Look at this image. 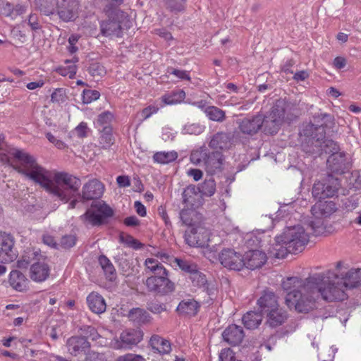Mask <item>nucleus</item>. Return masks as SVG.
<instances>
[{
  "mask_svg": "<svg viewBox=\"0 0 361 361\" xmlns=\"http://www.w3.org/2000/svg\"><path fill=\"white\" fill-rule=\"evenodd\" d=\"M7 153L6 159L9 165L61 201L68 202L78 193L81 182L77 177L45 169L24 150L10 148Z\"/></svg>",
  "mask_w": 361,
  "mask_h": 361,
  "instance_id": "1",
  "label": "nucleus"
},
{
  "mask_svg": "<svg viewBox=\"0 0 361 361\" xmlns=\"http://www.w3.org/2000/svg\"><path fill=\"white\" fill-rule=\"evenodd\" d=\"M325 279L324 274H315L305 279L292 276L283 280L281 286L287 292V307L298 313H307L317 308L320 298L328 302L341 298L342 292L329 290Z\"/></svg>",
  "mask_w": 361,
  "mask_h": 361,
  "instance_id": "2",
  "label": "nucleus"
},
{
  "mask_svg": "<svg viewBox=\"0 0 361 361\" xmlns=\"http://www.w3.org/2000/svg\"><path fill=\"white\" fill-rule=\"evenodd\" d=\"M314 123L305 125L300 132L305 139L302 144V150L310 155L317 157L325 154L339 153L338 145L332 140L326 139V130L329 133H336L335 121L332 115L326 113L316 114L313 116Z\"/></svg>",
  "mask_w": 361,
  "mask_h": 361,
  "instance_id": "3",
  "label": "nucleus"
},
{
  "mask_svg": "<svg viewBox=\"0 0 361 361\" xmlns=\"http://www.w3.org/2000/svg\"><path fill=\"white\" fill-rule=\"evenodd\" d=\"M309 241V235L300 225L286 227L281 235L275 238L268 255L270 257L284 258L288 253L303 250Z\"/></svg>",
  "mask_w": 361,
  "mask_h": 361,
  "instance_id": "4",
  "label": "nucleus"
},
{
  "mask_svg": "<svg viewBox=\"0 0 361 361\" xmlns=\"http://www.w3.org/2000/svg\"><path fill=\"white\" fill-rule=\"evenodd\" d=\"M297 107L284 99H278L274 104L268 116L263 118L265 121V133L276 134L285 122H291L298 117Z\"/></svg>",
  "mask_w": 361,
  "mask_h": 361,
  "instance_id": "5",
  "label": "nucleus"
},
{
  "mask_svg": "<svg viewBox=\"0 0 361 361\" xmlns=\"http://www.w3.org/2000/svg\"><path fill=\"white\" fill-rule=\"evenodd\" d=\"M190 160L193 164L204 167L207 173L212 175L221 171L224 156L221 152H210L207 147H202L192 151Z\"/></svg>",
  "mask_w": 361,
  "mask_h": 361,
  "instance_id": "6",
  "label": "nucleus"
},
{
  "mask_svg": "<svg viewBox=\"0 0 361 361\" xmlns=\"http://www.w3.org/2000/svg\"><path fill=\"white\" fill-rule=\"evenodd\" d=\"M324 276L329 290H338L342 292V297L336 298V300H343L346 298L345 290L355 288L360 283L361 269H350L342 278L331 271H328Z\"/></svg>",
  "mask_w": 361,
  "mask_h": 361,
  "instance_id": "7",
  "label": "nucleus"
},
{
  "mask_svg": "<svg viewBox=\"0 0 361 361\" xmlns=\"http://www.w3.org/2000/svg\"><path fill=\"white\" fill-rule=\"evenodd\" d=\"M108 20L102 22L101 33L106 37H121L122 30L130 27V20L126 13L117 11Z\"/></svg>",
  "mask_w": 361,
  "mask_h": 361,
  "instance_id": "8",
  "label": "nucleus"
},
{
  "mask_svg": "<svg viewBox=\"0 0 361 361\" xmlns=\"http://www.w3.org/2000/svg\"><path fill=\"white\" fill-rule=\"evenodd\" d=\"M339 190L343 191L342 195H345L344 190L341 188L340 180L338 178H334L331 174H329L322 180L314 183L312 193L314 198L323 200L337 195Z\"/></svg>",
  "mask_w": 361,
  "mask_h": 361,
  "instance_id": "9",
  "label": "nucleus"
},
{
  "mask_svg": "<svg viewBox=\"0 0 361 361\" xmlns=\"http://www.w3.org/2000/svg\"><path fill=\"white\" fill-rule=\"evenodd\" d=\"M319 200L311 209L312 215L315 217L314 221L310 223L312 233L315 235H319L324 232V222L322 218L329 216L336 212V204L332 201H321Z\"/></svg>",
  "mask_w": 361,
  "mask_h": 361,
  "instance_id": "10",
  "label": "nucleus"
},
{
  "mask_svg": "<svg viewBox=\"0 0 361 361\" xmlns=\"http://www.w3.org/2000/svg\"><path fill=\"white\" fill-rule=\"evenodd\" d=\"M142 339V333L139 329L123 331L119 338H114L110 345L115 350H129L139 343Z\"/></svg>",
  "mask_w": 361,
  "mask_h": 361,
  "instance_id": "11",
  "label": "nucleus"
},
{
  "mask_svg": "<svg viewBox=\"0 0 361 361\" xmlns=\"http://www.w3.org/2000/svg\"><path fill=\"white\" fill-rule=\"evenodd\" d=\"M114 214L112 209L104 203L98 202L92 206L81 218L85 219L92 226H99L104 223L106 218Z\"/></svg>",
  "mask_w": 361,
  "mask_h": 361,
  "instance_id": "12",
  "label": "nucleus"
},
{
  "mask_svg": "<svg viewBox=\"0 0 361 361\" xmlns=\"http://www.w3.org/2000/svg\"><path fill=\"white\" fill-rule=\"evenodd\" d=\"M149 291L161 295L171 293L174 290V284L168 278L166 274L151 276L146 279L145 283Z\"/></svg>",
  "mask_w": 361,
  "mask_h": 361,
  "instance_id": "13",
  "label": "nucleus"
},
{
  "mask_svg": "<svg viewBox=\"0 0 361 361\" xmlns=\"http://www.w3.org/2000/svg\"><path fill=\"white\" fill-rule=\"evenodd\" d=\"M208 237V231L200 224L188 227L184 235L185 243L190 247H204Z\"/></svg>",
  "mask_w": 361,
  "mask_h": 361,
  "instance_id": "14",
  "label": "nucleus"
},
{
  "mask_svg": "<svg viewBox=\"0 0 361 361\" xmlns=\"http://www.w3.org/2000/svg\"><path fill=\"white\" fill-rule=\"evenodd\" d=\"M219 260L221 265L230 270L240 271L245 266L242 255L231 248L222 250Z\"/></svg>",
  "mask_w": 361,
  "mask_h": 361,
  "instance_id": "15",
  "label": "nucleus"
},
{
  "mask_svg": "<svg viewBox=\"0 0 361 361\" xmlns=\"http://www.w3.org/2000/svg\"><path fill=\"white\" fill-rule=\"evenodd\" d=\"M17 252L14 248L13 237L6 233H0V262L9 263L16 259Z\"/></svg>",
  "mask_w": 361,
  "mask_h": 361,
  "instance_id": "16",
  "label": "nucleus"
},
{
  "mask_svg": "<svg viewBox=\"0 0 361 361\" xmlns=\"http://www.w3.org/2000/svg\"><path fill=\"white\" fill-rule=\"evenodd\" d=\"M240 131L245 135H253L264 126L265 132V121L262 115L245 117L237 121Z\"/></svg>",
  "mask_w": 361,
  "mask_h": 361,
  "instance_id": "17",
  "label": "nucleus"
},
{
  "mask_svg": "<svg viewBox=\"0 0 361 361\" xmlns=\"http://www.w3.org/2000/svg\"><path fill=\"white\" fill-rule=\"evenodd\" d=\"M327 169L333 173L343 174L348 171L351 164L344 152L331 154L326 161Z\"/></svg>",
  "mask_w": 361,
  "mask_h": 361,
  "instance_id": "18",
  "label": "nucleus"
},
{
  "mask_svg": "<svg viewBox=\"0 0 361 361\" xmlns=\"http://www.w3.org/2000/svg\"><path fill=\"white\" fill-rule=\"evenodd\" d=\"M68 351L73 356L85 354L87 355L90 349V342L84 337L79 336H71L67 340Z\"/></svg>",
  "mask_w": 361,
  "mask_h": 361,
  "instance_id": "19",
  "label": "nucleus"
},
{
  "mask_svg": "<svg viewBox=\"0 0 361 361\" xmlns=\"http://www.w3.org/2000/svg\"><path fill=\"white\" fill-rule=\"evenodd\" d=\"M243 257L244 267L251 270L262 267L267 260V254L259 250H249Z\"/></svg>",
  "mask_w": 361,
  "mask_h": 361,
  "instance_id": "20",
  "label": "nucleus"
},
{
  "mask_svg": "<svg viewBox=\"0 0 361 361\" xmlns=\"http://www.w3.org/2000/svg\"><path fill=\"white\" fill-rule=\"evenodd\" d=\"M259 312L264 316L270 314L279 306L278 298L275 293L269 290H264L257 300Z\"/></svg>",
  "mask_w": 361,
  "mask_h": 361,
  "instance_id": "21",
  "label": "nucleus"
},
{
  "mask_svg": "<svg viewBox=\"0 0 361 361\" xmlns=\"http://www.w3.org/2000/svg\"><path fill=\"white\" fill-rule=\"evenodd\" d=\"M78 7L76 0H62L58 6V14L63 21L73 20L77 16Z\"/></svg>",
  "mask_w": 361,
  "mask_h": 361,
  "instance_id": "22",
  "label": "nucleus"
},
{
  "mask_svg": "<svg viewBox=\"0 0 361 361\" xmlns=\"http://www.w3.org/2000/svg\"><path fill=\"white\" fill-rule=\"evenodd\" d=\"M232 145L231 134L222 131L214 134L209 142V148L221 152L228 150Z\"/></svg>",
  "mask_w": 361,
  "mask_h": 361,
  "instance_id": "23",
  "label": "nucleus"
},
{
  "mask_svg": "<svg viewBox=\"0 0 361 361\" xmlns=\"http://www.w3.org/2000/svg\"><path fill=\"white\" fill-rule=\"evenodd\" d=\"M182 198L185 207L194 210L202 204V197L195 185H189L185 188Z\"/></svg>",
  "mask_w": 361,
  "mask_h": 361,
  "instance_id": "24",
  "label": "nucleus"
},
{
  "mask_svg": "<svg viewBox=\"0 0 361 361\" xmlns=\"http://www.w3.org/2000/svg\"><path fill=\"white\" fill-rule=\"evenodd\" d=\"M104 185L97 179L90 180L82 187V197L85 200L99 199L103 195Z\"/></svg>",
  "mask_w": 361,
  "mask_h": 361,
  "instance_id": "25",
  "label": "nucleus"
},
{
  "mask_svg": "<svg viewBox=\"0 0 361 361\" xmlns=\"http://www.w3.org/2000/svg\"><path fill=\"white\" fill-rule=\"evenodd\" d=\"M50 274V267L44 259L35 262L30 269V277L35 282H43Z\"/></svg>",
  "mask_w": 361,
  "mask_h": 361,
  "instance_id": "26",
  "label": "nucleus"
},
{
  "mask_svg": "<svg viewBox=\"0 0 361 361\" xmlns=\"http://www.w3.org/2000/svg\"><path fill=\"white\" fill-rule=\"evenodd\" d=\"M224 340L231 345L240 344L245 336L241 326L232 324L228 326L222 333Z\"/></svg>",
  "mask_w": 361,
  "mask_h": 361,
  "instance_id": "27",
  "label": "nucleus"
},
{
  "mask_svg": "<svg viewBox=\"0 0 361 361\" xmlns=\"http://www.w3.org/2000/svg\"><path fill=\"white\" fill-rule=\"evenodd\" d=\"M149 345L154 351H157L161 355H168L171 351L170 341L159 335L152 336Z\"/></svg>",
  "mask_w": 361,
  "mask_h": 361,
  "instance_id": "28",
  "label": "nucleus"
},
{
  "mask_svg": "<svg viewBox=\"0 0 361 361\" xmlns=\"http://www.w3.org/2000/svg\"><path fill=\"white\" fill-rule=\"evenodd\" d=\"M87 302L90 310L96 314L103 313L106 305L102 295L97 293H91L87 298Z\"/></svg>",
  "mask_w": 361,
  "mask_h": 361,
  "instance_id": "29",
  "label": "nucleus"
},
{
  "mask_svg": "<svg viewBox=\"0 0 361 361\" xmlns=\"http://www.w3.org/2000/svg\"><path fill=\"white\" fill-rule=\"evenodd\" d=\"M42 258V255L38 251L29 249L17 261V267L19 269H26L29 265L31 266L33 262H38Z\"/></svg>",
  "mask_w": 361,
  "mask_h": 361,
  "instance_id": "30",
  "label": "nucleus"
},
{
  "mask_svg": "<svg viewBox=\"0 0 361 361\" xmlns=\"http://www.w3.org/2000/svg\"><path fill=\"white\" fill-rule=\"evenodd\" d=\"M9 283L15 290L23 291L27 288V279L19 271L13 270L10 273Z\"/></svg>",
  "mask_w": 361,
  "mask_h": 361,
  "instance_id": "31",
  "label": "nucleus"
},
{
  "mask_svg": "<svg viewBox=\"0 0 361 361\" xmlns=\"http://www.w3.org/2000/svg\"><path fill=\"white\" fill-rule=\"evenodd\" d=\"M199 303L193 299L182 300L177 307V311L182 314L194 316L199 310Z\"/></svg>",
  "mask_w": 361,
  "mask_h": 361,
  "instance_id": "32",
  "label": "nucleus"
},
{
  "mask_svg": "<svg viewBox=\"0 0 361 361\" xmlns=\"http://www.w3.org/2000/svg\"><path fill=\"white\" fill-rule=\"evenodd\" d=\"M263 315L259 312L250 311L243 317V322L247 329H255L262 321Z\"/></svg>",
  "mask_w": 361,
  "mask_h": 361,
  "instance_id": "33",
  "label": "nucleus"
},
{
  "mask_svg": "<svg viewBox=\"0 0 361 361\" xmlns=\"http://www.w3.org/2000/svg\"><path fill=\"white\" fill-rule=\"evenodd\" d=\"M267 318V323L272 327H276L281 325L287 318V314L282 308L277 306V308L270 314L266 315Z\"/></svg>",
  "mask_w": 361,
  "mask_h": 361,
  "instance_id": "34",
  "label": "nucleus"
},
{
  "mask_svg": "<svg viewBox=\"0 0 361 361\" xmlns=\"http://www.w3.org/2000/svg\"><path fill=\"white\" fill-rule=\"evenodd\" d=\"M99 131L100 132L99 145L101 147L105 149L110 148L115 142L112 127L104 128L99 129Z\"/></svg>",
  "mask_w": 361,
  "mask_h": 361,
  "instance_id": "35",
  "label": "nucleus"
},
{
  "mask_svg": "<svg viewBox=\"0 0 361 361\" xmlns=\"http://www.w3.org/2000/svg\"><path fill=\"white\" fill-rule=\"evenodd\" d=\"M145 266L146 272L150 271L154 274V276L166 274V272H168L163 264L154 258L146 259Z\"/></svg>",
  "mask_w": 361,
  "mask_h": 361,
  "instance_id": "36",
  "label": "nucleus"
},
{
  "mask_svg": "<svg viewBox=\"0 0 361 361\" xmlns=\"http://www.w3.org/2000/svg\"><path fill=\"white\" fill-rule=\"evenodd\" d=\"M178 158V153L175 151L158 152L153 155V160L160 164H167L174 161Z\"/></svg>",
  "mask_w": 361,
  "mask_h": 361,
  "instance_id": "37",
  "label": "nucleus"
},
{
  "mask_svg": "<svg viewBox=\"0 0 361 361\" xmlns=\"http://www.w3.org/2000/svg\"><path fill=\"white\" fill-rule=\"evenodd\" d=\"M197 188L201 195L212 196L216 192V183L213 178L206 179Z\"/></svg>",
  "mask_w": 361,
  "mask_h": 361,
  "instance_id": "38",
  "label": "nucleus"
},
{
  "mask_svg": "<svg viewBox=\"0 0 361 361\" xmlns=\"http://www.w3.org/2000/svg\"><path fill=\"white\" fill-rule=\"evenodd\" d=\"M173 262L189 276L197 269V265L192 261L180 258H174Z\"/></svg>",
  "mask_w": 361,
  "mask_h": 361,
  "instance_id": "39",
  "label": "nucleus"
},
{
  "mask_svg": "<svg viewBox=\"0 0 361 361\" xmlns=\"http://www.w3.org/2000/svg\"><path fill=\"white\" fill-rule=\"evenodd\" d=\"M204 112L207 116L214 121L222 122L226 118L225 111L214 106L207 107Z\"/></svg>",
  "mask_w": 361,
  "mask_h": 361,
  "instance_id": "40",
  "label": "nucleus"
},
{
  "mask_svg": "<svg viewBox=\"0 0 361 361\" xmlns=\"http://www.w3.org/2000/svg\"><path fill=\"white\" fill-rule=\"evenodd\" d=\"M114 119V115L109 111H106L101 113L97 119L96 125L98 129H103L104 128L112 127L111 123Z\"/></svg>",
  "mask_w": 361,
  "mask_h": 361,
  "instance_id": "41",
  "label": "nucleus"
},
{
  "mask_svg": "<svg viewBox=\"0 0 361 361\" xmlns=\"http://www.w3.org/2000/svg\"><path fill=\"white\" fill-rule=\"evenodd\" d=\"M185 97V92L183 90H178L171 94L162 97V101L166 104H174L181 102Z\"/></svg>",
  "mask_w": 361,
  "mask_h": 361,
  "instance_id": "42",
  "label": "nucleus"
},
{
  "mask_svg": "<svg viewBox=\"0 0 361 361\" xmlns=\"http://www.w3.org/2000/svg\"><path fill=\"white\" fill-rule=\"evenodd\" d=\"M197 214V212L192 209L183 208L180 212V219L183 224L189 226V227L197 225L193 222L192 217Z\"/></svg>",
  "mask_w": 361,
  "mask_h": 361,
  "instance_id": "43",
  "label": "nucleus"
},
{
  "mask_svg": "<svg viewBox=\"0 0 361 361\" xmlns=\"http://www.w3.org/2000/svg\"><path fill=\"white\" fill-rule=\"evenodd\" d=\"M80 331L81 334V336H80L84 337L87 340V338H90L92 341H97L101 338V336L98 334L97 329L92 326H82L80 328Z\"/></svg>",
  "mask_w": 361,
  "mask_h": 361,
  "instance_id": "44",
  "label": "nucleus"
},
{
  "mask_svg": "<svg viewBox=\"0 0 361 361\" xmlns=\"http://www.w3.org/2000/svg\"><path fill=\"white\" fill-rule=\"evenodd\" d=\"M119 241L135 250L141 249L144 246L142 243L134 238L133 236L123 233L120 234Z\"/></svg>",
  "mask_w": 361,
  "mask_h": 361,
  "instance_id": "45",
  "label": "nucleus"
},
{
  "mask_svg": "<svg viewBox=\"0 0 361 361\" xmlns=\"http://www.w3.org/2000/svg\"><path fill=\"white\" fill-rule=\"evenodd\" d=\"M106 4L104 8V11L107 16H112L114 13L121 11L118 8L123 3V0H104Z\"/></svg>",
  "mask_w": 361,
  "mask_h": 361,
  "instance_id": "46",
  "label": "nucleus"
},
{
  "mask_svg": "<svg viewBox=\"0 0 361 361\" xmlns=\"http://www.w3.org/2000/svg\"><path fill=\"white\" fill-rule=\"evenodd\" d=\"M147 313L142 309H133L129 312V317L137 323H145L147 320Z\"/></svg>",
  "mask_w": 361,
  "mask_h": 361,
  "instance_id": "47",
  "label": "nucleus"
},
{
  "mask_svg": "<svg viewBox=\"0 0 361 361\" xmlns=\"http://www.w3.org/2000/svg\"><path fill=\"white\" fill-rule=\"evenodd\" d=\"M193 286L197 287H204L207 284V280L206 276L200 271L199 269L194 271L190 276Z\"/></svg>",
  "mask_w": 361,
  "mask_h": 361,
  "instance_id": "48",
  "label": "nucleus"
},
{
  "mask_svg": "<svg viewBox=\"0 0 361 361\" xmlns=\"http://www.w3.org/2000/svg\"><path fill=\"white\" fill-rule=\"evenodd\" d=\"M90 74L94 78H101L106 74L105 68L98 62H93L88 68Z\"/></svg>",
  "mask_w": 361,
  "mask_h": 361,
  "instance_id": "49",
  "label": "nucleus"
},
{
  "mask_svg": "<svg viewBox=\"0 0 361 361\" xmlns=\"http://www.w3.org/2000/svg\"><path fill=\"white\" fill-rule=\"evenodd\" d=\"M100 97V93L94 90H84L82 94V99L84 104H90L97 100Z\"/></svg>",
  "mask_w": 361,
  "mask_h": 361,
  "instance_id": "50",
  "label": "nucleus"
},
{
  "mask_svg": "<svg viewBox=\"0 0 361 361\" xmlns=\"http://www.w3.org/2000/svg\"><path fill=\"white\" fill-rule=\"evenodd\" d=\"M77 241V237L75 234H68L63 235L60 241V246L64 249H69L73 247Z\"/></svg>",
  "mask_w": 361,
  "mask_h": 361,
  "instance_id": "51",
  "label": "nucleus"
},
{
  "mask_svg": "<svg viewBox=\"0 0 361 361\" xmlns=\"http://www.w3.org/2000/svg\"><path fill=\"white\" fill-rule=\"evenodd\" d=\"M13 6L6 0H0V15L11 17L13 19Z\"/></svg>",
  "mask_w": 361,
  "mask_h": 361,
  "instance_id": "52",
  "label": "nucleus"
},
{
  "mask_svg": "<svg viewBox=\"0 0 361 361\" xmlns=\"http://www.w3.org/2000/svg\"><path fill=\"white\" fill-rule=\"evenodd\" d=\"M66 99V91L63 88L56 89L51 95V100L55 103H63Z\"/></svg>",
  "mask_w": 361,
  "mask_h": 361,
  "instance_id": "53",
  "label": "nucleus"
},
{
  "mask_svg": "<svg viewBox=\"0 0 361 361\" xmlns=\"http://www.w3.org/2000/svg\"><path fill=\"white\" fill-rule=\"evenodd\" d=\"M46 137L47 140L54 145V146L59 149H64L67 148V145L62 140L57 139L51 133H46Z\"/></svg>",
  "mask_w": 361,
  "mask_h": 361,
  "instance_id": "54",
  "label": "nucleus"
},
{
  "mask_svg": "<svg viewBox=\"0 0 361 361\" xmlns=\"http://www.w3.org/2000/svg\"><path fill=\"white\" fill-rule=\"evenodd\" d=\"M168 73L176 76L178 78L181 79V80H190L189 73L186 71L178 70V69L171 68L168 69Z\"/></svg>",
  "mask_w": 361,
  "mask_h": 361,
  "instance_id": "55",
  "label": "nucleus"
},
{
  "mask_svg": "<svg viewBox=\"0 0 361 361\" xmlns=\"http://www.w3.org/2000/svg\"><path fill=\"white\" fill-rule=\"evenodd\" d=\"M233 352L230 348H224L219 353V361H233Z\"/></svg>",
  "mask_w": 361,
  "mask_h": 361,
  "instance_id": "56",
  "label": "nucleus"
},
{
  "mask_svg": "<svg viewBox=\"0 0 361 361\" xmlns=\"http://www.w3.org/2000/svg\"><path fill=\"white\" fill-rule=\"evenodd\" d=\"M185 0H169L167 3L168 7L171 11H180L183 9Z\"/></svg>",
  "mask_w": 361,
  "mask_h": 361,
  "instance_id": "57",
  "label": "nucleus"
},
{
  "mask_svg": "<svg viewBox=\"0 0 361 361\" xmlns=\"http://www.w3.org/2000/svg\"><path fill=\"white\" fill-rule=\"evenodd\" d=\"M27 21H28V25L30 26L32 30H39L41 28V26H40V25L39 23V16H38V15H37L35 13H31L29 16Z\"/></svg>",
  "mask_w": 361,
  "mask_h": 361,
  "instance_id": "58",
  "label": "nucleus"
},
{
  "mask_svg": "<svg viewBox=\"0 0 361 361\" xmlns=\"http://www.w3.org/2000/svg\"><path fill=\"white\" fill-rule=\"evenodd\" d=\"M103 271H104L107 279H109L111 281H113L116 279V269H115L114 265L112 264V263H111L106 267H105L103 269Z\"/></svg>",
  "mask_w": 361,
  "mask_h": 361,
  "instance_id": "59",
  "label": "nucleus"
},
{
  "mask_svg": "<svg viewBox=\"0 0 361 361\" xmlns=\"http://www.w3.org/2000/svg\"><path fill=\"white\" fill-rule=\"evenodd\" d=\"M145 359L138 355L126 354L123 356L119 357L116 361H144Z\"/></svg>",
  "mask_w": 361,
  "mask_h": 361,
  "instance_id": "60",
  "label": "nucleus"
},
{
  "mask_svg": "<svg viewBox=\"0 0 361 361\" xmlns=\"http://www.w3.org/2000/svg\"><path fill=\"white\" fill-rule=\"evenodd\" d=\"M158 109H159L157 106H149L142 111L141 116L143 119H147L149 118L152 114L157 113Z\"/></svg>",
  "mask_w": 361,
  "mask_h": 361,
  "instance_id": "61",
  "label": "nucleus"
},
{
  "mask_svg": "<svg viewBox=\"0 0 361 361\" xmlns=\"http://www.w3.org/2000/svg\"><path fill=\"white\" fill-rule=\"evenodd\" d=\"M87 123L82 122L75 128V133L80 137H84L87 136Z\"/></svg>",
  "mask_w": 361,
  "mask_h": 361,
  "instance_id": "62",
  "label": "nucleus"
},
{
  "mask_svg": "<svg viewBox=\"0 0 361 361\" xmlns=\"http://www.w3.org/2000/svg\"><path fill=\"white\" fill-rule=\"evenodd\" d=\"M188 175L190 177H192L194 180L198 181L202 178L203 173L200 169H191L188 171Z\"/></svg>",
  "mask_w": 361,
  "mask_h": 361,
  "instance_id": "63",
  "label": "nucleus"
},
{
  "mask_svg": "<svg viewBox=\"0 0 361 361\" xmlns=\"http://www.w3.org/2000/svg\"><path fill=\"white\" fill-rule=\"evenodd\" d=\"M116 181L121 188H126L130 185V180L128 176H119L117 177Z\"/></svg>",
  "mask_w": 361,
  "mask_h": 361,
  "instance_id": "64",
  "label": "nucleus"
}]
</instances>
